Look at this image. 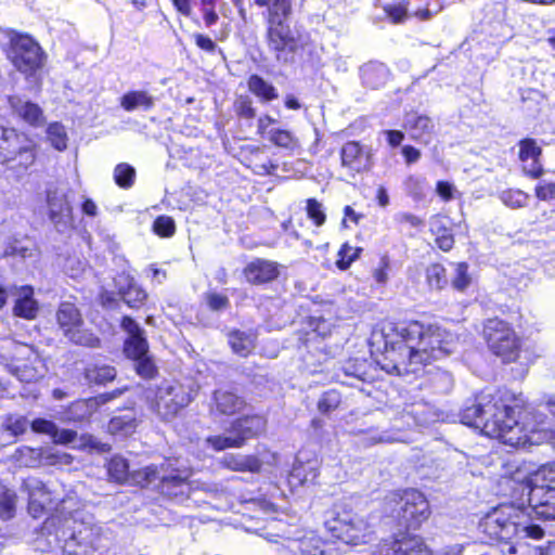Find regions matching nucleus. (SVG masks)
Instances as JSON below:
<instances>
[{"instance_id": "bb28decb", "label": "nucleus", "mask_w": 555, "mask_h": 555, "mask_svg": "<svg viewBox=\"0 0 555 555\" xmlns=\"http://www.w3.org/2000/svg\"><path fill=\"white\" fill-rule=\"evenodd\" d=\"M30 361V365L23 364L16 365L14 369V374L21 382L31 383L41 378L44 374L43 364L39 359L38 354L31 352V356L28 358Z\"/></svg>"}, {"instance_id": "aec40b11", "label": "nucleus", "mask_w": 555, "mask_h": 555, "mask_svg": "<svg viewBox=\"0 0 555 555\" xmlns=\"http://www.w3.org/2000/svg\"><path fill=\"white\" fill-rule=\"evenodd\" d=\"M299 555H339L333 543L313 533L306 534L296 542Z\"/></svg>"}, {"instance_id": "4d7b16f0", "label": "nucleus", "mask_w": 555, "mask_h": 555, "mask_svg": "<svg viewBox=\"0 0 555 555\" xmlns=\"http://www.w3.org/2000/svg\"><path fill=\"white\" fill-rule=\"evenodd\" d=\"M541 153V149L532 139H526L520 142L519 157L521 160L535 159Z\"/></svg>"}, {"instance_id": "2eb2a0df", "label": "nucleus", "mask_w": 555, "mask_h": 555, "mask_svg": "<svg viewBox=\"0 0 555 555\" xmlns=\"http://www.w3.org/2000/svg\"><path fill=\"white\" fill-rule=\"evenodd\" d=\"M246 402L243 397L229 389H218L212 393L211 414L233 415L244 410Z\"/></svg>"}, {"instance_id": "c756f323", "label": "nucleus", "mask_w": 555, "mask_h": 555, "mask_svg": "<svg viewBox=\"0 0 555 555\" xmlns=\"http://www.w3.org/2000/svg\"><path fill=\"white\" fill-rule=\"evenodd\" d=\"M229 344L236 354L246 357L255 347V338L251 334L233 331L229 334Z\"/></svg>"}, {"instance_id": "5701e85b", "label": "nucleus", "mask_w": 555, "mask_h": 555, "mask_svg": "<svg viewBox=\"0 0 555 555\" xmlns=\"http://www.w3.org/2000/svg\"><path fill=\"white\" fill-rule=\"evenodd\" d=\"M360 72L363 83L373 89L383 86L388 78L387 67L379 62H369L360 68Z\"/></svg>"}, {"instance_id": "20e7f679", "label": "nucleus", "mask_w": 555, "mask_h": 555, "mask_svg": "<svg viewBox=\"0 0 555 555\" xmlns=\"http://www.w3.org/2000/svg\"><path fill=\"white\" fill-rule=\"evenodd\" d=\"M65 526L70 535L65 540L64 552L68 555H88L100 547L102 528L90 514L76 511Z\"/></svg>"}, {"instance_id": "f03ea898", "label": "nucleus", "mask_w": 555, "mask_h": 555, "mask_svg": "<svg viewBox=\"0 0 555 555\" xmlns=\"http://www.w3.org/2000/svg\"><path fill=\"white\" fill-rule=\"evenodd\" d=\"M522 400L507 389L481 392L475 402L461 413L463 424L480 428L491 438L513 448H526L533 443L531 434L522 423Z\"/></svg>"}, {"instance_id": "b1692460", "label": "nucleus", "mask_w": 555, "mask_h": 555, "mask_svg": "<svg viewBox=\"0 0 555 555\" xmlns=\"http://www.w3.org/2000/svg\"><path fill=\"white\" fill-rule=\"evenodd\" d=\"M30 452L36 455L41 465L47 466H68L74 460L69 453L53 448L30 450Z\"/></svg>"}, {"instance_id": "603ef678", "label": "nucleus", "mask_w": 555, "mask_h": 555, "mask_svg": "<svg viewBox=\"0 0 555 555\" xmlns=\"http://www.w3.org/2000/svg\"><path fill=\"white\" fill-rule=\"evenodd\" d=\"M154 232L163 237H170L176 232V223L171 217L160 216L153 223Z\"/></svg>"}, {"instance_id": "cd10ccee", "label": "nucleus", "mask_w": 555, "mask_h": 555, "mask_svg": "<svg viewBox=\"0 0 555 555\" xmlns=\"http://www.w3.org/2000/svg\"><path fill=\"white\" fill-rule=\"evenodd\" d=\"M404 125L405 129L410 131L415 139L431 133L435 128L434 121L428 116L416 114H408Z\"/></svg>"}, {"instance_id": "a18cd8bd", "label": "nucleus", "mask_w": 555, "mask_h": 555, "mask_svg": "<svg viewBox=\"0 0 555 555\" xmlns=\"http://www.w3.org/2000/svg\"><path fill=\"white\" fill-rule=\"evenodd\" d=\"M317 469L311 464L296 463L291 472V478L297 480L298 483L312 482L317 478Z\"/></svg>"}, {"instance_id": "7c9ffc66", "label": "nucleus", "mask_w": 555, "mask_h": 555, "mask_svg": "<svg viewBox=\"0 0 555 555\" xmlns=\"http://www.w3.org/2000/svg\"><path fill=\"white\" fill-rule=\"evenodd\" d=\"M85 377L89 383L96 385H105L116 377V370L114 366L106 364H94L86 369Z\"/></svg>"}, {"instance_id": "ea45409f", "label": "nucleus", "mask_w": 555, "mask_h": 555, "mask_svg": "<svg viewBox=\"0 0 555 555\" xmlns=\"http://www.w3.org/2000/svg\"><path fill=\"white\" fill-rule=\"evenodd\" d=\"M47 138L51 145L59 151H64L67 147V133L60 122H52L48 126Z\"/></svg>"}, {"instance_id": "0eeeda50", "label": "nucleus", "mask_w": 555, "mask_h": 555, "mask_svg": "<svg viewBox=\"0 0 555 555\" xmlns=\"http://www.w3.org/2000/svg\"><path fill=\"white\" fill-rule=\"evenodd\" d=\"M521 512L512 505H501L488 513L479 528L491 540L508 542L519 535Z\"/></svg>"}, {"instance_id": "6ab92c4d", "label": "nucleus", "mask_w": 555, "mask_h": 555, "mask_svg": "<svg viewBox=\"0 0 555 555\" xmlns=\"http://www.w3.org/2000/svg\"><path fill=\"white\" fill-rule=\"evenodd\" d=\"M528 500L537 514L545 518H555V492L537 483L531 488Z\"/></svg>"}, {"instance_id": "09e8293b", "label": "nucleus", "mask_w": 555, "mask_h": 555, "mask_svg": "<svg viewBox=\"0 0 555 555\" xmlns=\"http://www.w3.org/2000/svg\"><path fill=\"white\" fill-rule=\"evenodd\" d=\"M535 482L545 487L551 492H555V462L541 467L535 474Z\"/></svg>"}, {"instance_id": "39448f33", "label": "nucleus", "mask_w": 555, "mask_h": 555, "mask_svg": "<svg viewBox=\"0 0 555 555\" xmlns=\"http://www.w3.org/2000/svg\"><path fill=\"white\" fill-rule=\"evenodd\" d=\"M37 157V144L23 132L0 126V162L11 169L27 170Z\"/></svg>"}, {"instance_id": "a19ab883", "label": "nucleus", "mask_w": 555, "mask_h": 555, "mask_svg": "<svg viewBox=\"0 0 555 555\" xmlns=\"http://www.w3.org/2000/svg\"><path fill=\"white\" fill-rule=\"evenodd\" d=\"M268 139L279 147L294 150L298 146V140L287 130L271 129Z\"/></svg>"}, {"instance_id": "f257e3e1", "label": "nucleus", "mask_w": 555, "mask_h": 555, "mask_svg": "<svg viewBox=\"0 0 555 555\" xmlns=\"http://www.w3.org/2000/svg\"><path fill=\"white\" fill-rule=\"evenodd\" d=\"M384 353L378 364L388 374H416L422 366L453 352L455 336L437 325L411 322L382 331Z\"/></svg>"}, {"instance_id": "8fccbe9b", "label": "nucleus", "mask_w": 555, "mask_h": 555, "mask_svg": "<svg viewBox=\"0 0 555 555\" xmlns=\"http://www.w3.org/2000/svg\"><path fill=\"white\" fill-rule=\"evenodd\" d=\"M340 393L336 390L325 391L319 399L318 409L321 413H330L340 404Z\"/></svg>"}, {"instance_id": "052dcab7", "label": "nucleus", "mask_w": 555, "mask_h": 555, "mask_svg": "<svg viewBox=\"0 0 555 555\" xmlns=\"http://www.w3.org/2000/svg\"><path fill=\"white\" fill-rule=\"evenodd\" d=\"M30 427L35 433L46 434L53 437L56 434V425L49 420L36 418L30 423Z\"/></svg>"}, {"instance_id": "2f4dec72", "label": "nucleus", "mask_w": 555, "mask_h": 555, "mask_svg": "<svg viewBox=\"0 0 555 555\" xmlns=\"http://www.w3.org/2000/svg\"><path fill=\"white\" fill-rule=\"evenodd\" d=\"M247 85L250 92L264 101H271L278 98L275 88L258 75H251Z\"/></svg>"}, {"instance_id": "a211bd4d", "label": "nucleus", "mask_w": 555, "mask_h": 555, "mask_svg": "<svg viewBox=\"0 0 555 555\" xmlns=\"http://www.w3.org/2000/svg\"><path fill=\"white\" fill-rule=\"evenodd\" d=\"M264 424L266 422L261 416H246L232 422L230 433L234 435L236 440H241V448L248 439L259 435L263 430Z\"/></svg>"}, {"instance_id": "49530a36", "label": "nucleus", "mask_w": 555, "mask_h": 555, "mask_svg": "<svg viewBox=\"0 0 555 555\" xmlns=\"http://www.w3.org/2000/svg\"><path fill=\"white\" fill-rule=\"evenodd\" d=\"M186 486V479L180 475H169L160 478L162 491L167 494L183 493V488Z\"/></svg>"}, {"instance_id": "393cba45", "label": "nucleus", "mask_w": 555, "mask_h": 555, "mask_svg": "<svg viewBox=\"0 0 555 555\" xmlns=\"http://www.w3.org/2000/svg\"><path fill=\"white\" fill-rule=\"evenodd\" d=\"M255 4L268 10V22L287 20L292 14L291 0H254Z\"/></svg>"}, {"instance_id": "e2e57ef3", "label": "nucleus", "mask_w": 555, "mask_h": 555, "mask_svg": "<svg viewBox=\"0 0 555 555\" xmlns=\"http://www.w3.org/2000/svg\"><path fill=\"white\" fill-rule=\"evenodd\" d=\"M90 413L91 412H90L89 405L86 401L75 402L69 408L70 418L74 421L85 420L86 417H88L90 415Z\"/></svg>"}, {"instance_id": "c85d7f7f", "label": "nucleus", "mask_w": 555, "mask_h": 555, "mask_svg": "<svg viewBox=\"0 0 555 555\" xmlns=\"http://www.w3.org/2000/svg\"><path fill=\"white\" fill-rule=\"evenodd\" d=\"M153 104L154 100L146 91H130L120 99V105L127 112L137 108L150 109Z\"/></svg>"}, {"instance_id": "680f3d73", "label": "nucleus", "mask_w": 555, "mask_h": 555, "mask_svg": "<svg viewBox=\"0 0 555 555\" xmlns=\"http://www.w3.org/2000/svg\"><path fill=\"white\" fill-rule=\"evenodd\" d=\"M519 534H522L524 538L539 540L544 537V530L539 525H527L520 520Z\"/></svg>"}, {"instance_id": "79ce46f5", "label": "nucleus", "mask_w": 555, "mask_h": 555, "mask_svg": "<svg viewBox=\"0 0 555 555\" xmlns=\"http://www.w3.org/2000/svg\"><path fill=\"white\" fill-rule=\"evenodd\" d=\"M499 197L505 206L511 207L513 209L527 206L529 201L528 194L520 190L513 189L502 191Z\"/></svg>"}, {"instance_id": "338daca9", "label": "nucleus", "mask_w": 555, "mask_h": 555, "mask_svg": "<svg viewBox=\"0 0 555 555\" xmlns=\"http://www.w3.org/2000/svg\"><path fill=\"white\" fill-rule=\"evenodd\" d=\"M396 220L399 223H406L412 228H422L424 227V220L420 217L410 214V212H399L396 215Z\"/></svg>"}, {"instance_id": "c03bdc74", "label": "nucleus", "mask_w": 555, "mask_h": 555, "mask_svg": "<svg viewBox=\"0 0 555 555\" xmlns=\"http://www.w3.org/2000/svg\"><path fill=\"white\" fill-rule=\"evenodd\" d=\"M426 278L428 285L435 289H441L448 283L446 269L439 263H433L427 268Z\"/></svg>"}, {"instance_id": "473e14b6", "label": "nucleus", "mask_w": 555, "mask_h": 555, "mask_svg": "<svg viewBox=\"0 0 555 555\" xmlns=\"http://www.w3.org/2000/svg\"><path fill=\"white\" fill-rule=\"evenodd\" d=\"M399 555H433L417 537H408L397 540Z\"/></svg>"}, {"instance_id": "9d476101", "label": "nucleus", "mask_w": 555, "mask_h": 555, "mask_svg": "<svg viewBox=\"0 0 555 555\" xmlns=\"http://www.w3.org/2000/svg\"><path fill=\"white\" fill-rule=\"evenodd\" d=\"M268 48L274 53L280 63H289L299 48V38L291 29L286 20L272 21L267 23Z\"/></svg>"}, {"instance_id": "72a5a7b5", "label": "nucleus", "mask_w": 555, "mask_h": 555, "mask_svg": "<svg viewBox=\"0 0 555 555\" xmlns=\"http://www.w3.org/2000/svg\"><path fill=\"white\" fill-rule=\"evenodd\" d=\"M107 473L109 478L118 483L128 481L131 475L127 461L121 456L111 459L107 464Z\"/></svg>"}, {"instance_id": "1a4fd4ad", "label": "nucleus", "mask_w": 555, "mask_h": 555, "mask_svg": "<svg viewBox=\"0 0 555 555\" xmlns=\"http://www.w3.org/2000/svg\"><path fill=\"white\" fill-rule=\"evenodd\" d=\"M326 529L346 544L367 543L373 535L370 524L359 515L344 514L325 521Z\"/></svg>"}, {"instance_id": "0e129e2a", "label": "nucleus", "mask_w": 555, "mask_h": 555, "mask_svg": "<svg viewBox=\"0 0 555 555\" xmlns=\"http://www.w3.org/2000/svg\"><path fill=\"white\" fill-rule=\"evenodd\" d=\"M430 231L436 237L443 232L449 231L447 227V218L440 215L434 216L429 221Z\"/></svg>"}, {"instance_id": "423d86ee", "label": "nucleus", "mask_w": 555, "mask_h": 555, "mask_svg": "<svg viewBox=\"0 0 555 555\" xmlns=\"http://www.w3.org/2000/svg\"><path fill=\"white\" fill-rule=\"evenodd\" d=\"M7 57L20 73L33 76L43 67L47 55L31 36L11 31Z\"/></svg>"}, {"instance_id": "58836bf2", "label": "nucleus", "mask_w": 555, "mask_h": 555, "mask_svg": "<svg viewBox=\"0 0 555 555\" xmlns=\"http://www.w3.org/2000/svg\"><path fill=\"white\" fill-rule=\"evenodd\" d=\"M72 343L89 348L100 347V338L93 333L77 326L70 333L65 335Z\"/></svg>"}, {"instance_id": "37998d69", "label": "nucleus", "mask_w": 555, "mask_h": 555, "mask_svg": "<svg viewBox=\"0 0 555 555\" xmlns=\"http://www.w3.org/2000/svg\"><path fill=\"white\" fill-rule=\"evenodd\" d=\"M134 178L135 169L126 163L118 164L114 169V180L120 188H131L134 182Z\"/></svg>"}, {"instance_id": "4c0bfd02", "label": "nucleus", "mask_w": 555, "mask_h": 555, "mask_svg": "<svg viewBox=\"0 0 555 555\" xmlns=\"http://www.w3.org/2000/svg\"><path fill=\"white\" fill-rule=\"evenodd\" d=\"M125 353L132 360L149 353V345L143 334L128 337L125 341Z\"/></svg>"}, {"instance_id": "a878e982", "label": "nucleus", "mask_w": 555, "mask_h": 555, "mask_svg": "<svg viewBox=\"0 0 555 555\" xmlns=\"http://www.w3.org/2000/svg\"><path fill=\"white\" fill-rule=\"evenodd\" d=\"M24 486L27 489L29 495V514L37 518L41 516L44 509L49 506V504H47V500H40L38 498V491H41L42 489L41 480L37 478H28L25 480Z\"/></svg>"}, {"instance_id": "ddd939ff", "label": "nucleus", "mask_w": 555, "mask_h": 555, "mask_svg": "<svg viewBox=\"0 0 555 555\" xmlns=\"http://www.w3.org/2000/svg\"><path fill=\"white\" fill-rule=\"evenodd\" d=\"M341 167L351 177L370 168V156L363 146L357 141L345 143L340 150Z\"/></svg>"}, {"instance_id": "bf43d9fd", "label": "nucleus", "mask_w": 555, "mask_h": 555, "mask_svg": "<svg viewBox=\"0 0 555 555\" xmlns=\"http://www.w3.org/2000/svg\"><path fill=\"white\" fill-rule=\"evenodd\" d=\"M236 114L245 119H253L256 116V109L251 105V101L248 98H240L235 104Z\"/></svg>"}, {"instance_id": "dca6fc26", "label": "nucleus", "mask_w": 555, "mask_h": 555, "mask_svg": "<svg viewBox=\"0 0 555 555\" xmlns=\"http://www.w3.org/2000/svg\"><path fill=\"white\" fill-rule=\"evenodd\" d=\"M280 274L276 262L266 259H255L244 269L247 282L251 284H263L275 280Z\"/></svg>"}, {"instance_id": "13d9d810", "label": "nucleus", "mask_w": 555, "mask_h": 555, "mask_svg": "<svg viewBox=\"0 0 555 555\" xmlns=\"http://www.w3.org/2000/svg\"><path fill=\"white\" fill-rule=\"evenodd\" d=\"M409 1H402L396 5L385 8L387 15L395 22L401 23L408 15Z\"/></svg>"}, {"instance_id": "6e6552de", "label": "nucleus", "mask_w": 555, "mask_h": 555, "mask_svg": "<svg viewBox=\"0 0 555 555\" xmlns=\"http://www.w3.org/2000/svg\"><path fill=\"white\" fill-rule=\"evenodd\" d=\"M489 349L503 362H514L520 352V340L514 330L504 321L490 319L483 327Z\"/></svg>"}, {"instance_id": "4468645a", "label": "nucleus", "mask_w": 555, "mask_h": 555, "mask_svg": "<svg viewBox=\"0 0 555 555\" xmlns=\"http://www.w3.org/2000/svg\"><path fill=\"white\" fill-rule=\"evenodd\" d=\"M8 103L13 114L33 127H41L46 122L42 108L20 95H9Z\"/></svg>"}, {"instance_id": "3c124183", "label": "nucleus", "mask_w": 555, "mask_h": 555, "mask_svg": "<svg viewBox=\"0 0 555 555\" xmlns=\"http://www.w3.org/2000/svg\"><path fill=\"white\" fill-rule=\"evenodd\" d=\"M122 300L131 308H137L143 305L146 299V293L138 285L127 288L121 295Z\"/></svg>"}, {"instance_id": "6e6d98bb", "label": "nucleus", "mask_w": 555, "mask_h": 555, "mask_svg": "<svg viewBox=\"0 0 555 555\" xmlns=\"http://www.w3.org/2000/svg\"><path fill=\"white\" fill-rule=\"evenodd\" d=\"M133 361L135 362V371L139 375H141L144 378H151L154 376L156 367L149 353L139 357Z\"/></svg>"}, {"instance_id": "f8f14e48", "label": "nucleus", "mask_w": 555, "mask_h": 555, "mask_svg": "<svg viewBox=\"0 0 555 555\" xmlns=\"http://www.w3.org/2000/svg\"><path fill=\"white\" fill-rule=\"evenodd\" d=\"M49 217L57 232L65 233L73 228L72 206L63 190H49L47 194Z\"/></svg>"}, {"instance_id": "412c9836", "label": "nucleus", "mask_w": 555, "mask_h": 555, "mask_svg": "<svg viewBox=\"0 0 555 555\" xmlns=\"http://www.w3.org/2000/svg\"><path fill=\"white\" fill-rule=\"evenodd\" d=\"M220 464L222 467L233 472L258 473L261 469V461L255 455L229 453L224 455Z\"/></svg>"}, {"instance_id": "9b49d317", "label": "nucleus", "mask_w": 555, "mask_h": 555, "mask_svg": "<svg viewBox=\"0 0 555 555\" xmlns=\"http://www.w3.org/2000/svg\"><path fill=\"white\" fill-rule=\"evenodd\" d=\"M192 401L189 387L176 380L163 382L156 393V412L165 421L173 418Z\"/></svg>"}, {"instance_id": "f3484780", "label": "nucleus", "mask_w": 555, "mask_h": 555, "mask_svg": "<svg viewBox=\"0 0 555 555\" xmlns=\"http://www.w3.org/2000/svg\"><path fill=\"white\" fill-rule=\"evenodd\" d=\"M12 295L16 297L13 308L14 314L20 318L33 320L37 317L39 307L34 299V291L30 286H14L10 289Z\"/></svg>"}, {"instance_id": "de8ad7c7", "label": "nucleus", "mask_w": 555, "mask_h": 555, "mask_svg": "<svg viewBox=\"0 0 555 555\" xmlns=\"http://www.w3.org/2000/svg\"><path fill=\"white\" fill-rule=\"evenodd\" d=\"M158 478V469L154 465L146 466L139 470H133L130 475L131 481L141 487H146Z\"/></svg>"}, {"instance_id": "e433bc0d", "label": "nucleus", "mask_w": 555, "mask_h": 555, "mask_svg": "<svg viewBox=\"0 0 555 555\" xmlns=\"http://www.w3.org/2000/svg\"><path fill=\"white\" fill-rule=\"evenodd\" d=\"M29 425L28 420L23 415L8 414L3 417L1 429L10 433L11 436L17 437L23 435Z\"/></svg>"}, {"instance_id": "69168bd1", "label": "nucleus", "mask_w": 555, "mask_h": 555, "mask_svg": "<svg viewBox=\"0 0 555 555\" xmlns=\"http://www.w3.org/2000/svg\"><path fill=\"white\" fill-rule=\"evenodd\" d=\"M115 286L118 289L119 295L121 296L125 292H127V288L132 287L134 284H137L132 276L129 274L122 272L119 273L115 278Z\"/></svg>"}, {"instance_id": "7ed1b4c3", "label": "nucleus", "mask_w": 555, "mask_h": 555, "mask_svg": "<svg viewBox=\"0 0 555 555\" xmlns=\"http://www.w3.org/2000/svg\"><path fill=\"white\" fill-rule=\"evenodd\" d=\"M385 508L406 529H417L430 515L427 499L415 489L391 493L385 499Z\"/></svg>"}, {"instance_id": "5fc2aeb1", "label": "nucleus", "mask_w": 555, "mask_h": 555, "mask_svg": "<svg viewBox=\"0 0 555 555\" xmlns=\"http://www.w3.org/2000/svg\"><path fill=\"white\" fill-rule=\"evenodd\" d=\"M307 215L317 227H321L326 220L322 204L314 198L307 201Z\"/></svg>"}, {"instance_id": "774afa93", "label": "nucleus", "mask_w": 555, "mask_h": 555, "mask_svg": "<svg viewBox=\"0 0 555 555\" xmlns=\"http://www.w3.org/2000/svg\"><path fill=\"white\" fill-rule=\"evenodd\" d=\"M77 433L72 429H59L56 427V434L53 435V440L55 443L67 444L72 443L76 440Z\"/></svg>"}, {"instance_id": "c9c22d12", "label": "nucleus", "mask_w": 555, "mask_h": 555, "mask_svg": "<svg viewBox=\"0 0 555 555\" xmlns=\"http://www.w3.org/2000/svg\"><path fill=\"white\" fill-rule=\"evenodd\" d=\"M16 495L0 480V517L10 519L14 516Z\"/></svg>"}, {"instance_id": "f704fd0d", "label": "nucleus", "mask_w": 555, "mask_h": 555, "mask_svg": "<svg viewBox=\"0 0 555 555\" xmlns=\"http://www.w3.org/2000/svg\"><path fill=\"white\" fill-rule=\"evenodd\" d=\"M206 444L215 451L240 448L241 440H236L230 428L222 435H211L205 439Z\"/></svg>"}, {"instance_id": "4be33fe9", "label": "nucleus", "mask_w": 555, "mask_h": 555, "mask_svg": "<svg viewBox=\"0 0 555 555\" xmlns=\"http://www.w3.org/2000/svg\"><path fill=\"white\" fill-rule=\"evenodd\" d=\"M57 324L66 335L77 326H82L83 321L79 310L70 302H63L60 305L56 312Z\"/></svg>"}, {"instance_id": "864d4df0", "label": "nucleus", "mask_w": 555, "mask_h": 555, "mask_svg": "<svg viewBox=\"0 0 555 555\" xmlns=\"http://www.w3.org/2000/svg\"><path fill=\"white\" fill-rule=\"evenodd\" d=\"M468 266L460 262L455 266V275L452 279V286L457 291H464L470 284V276L468 275Z\"/></svg>"}]
</instances>
